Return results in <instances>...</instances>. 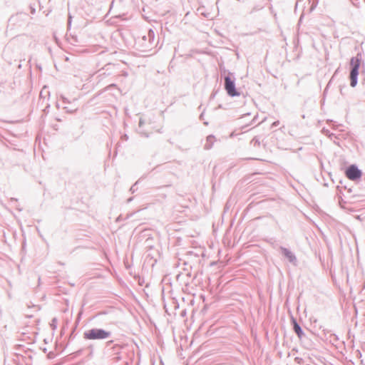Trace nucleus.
<instances>
[{
    "label": "nucleus",
    "mask_w": 365,
    "mask_h": 365,
    "mask_svg": "<svg viewBox=\"0 0 365 365\" xmlns=\"http://www.w3.org/2000/svg\"><path fill=\"white\" fill-rule=\"evenodd\" d=\"M291 324L292 325L293 331L297 334V336H298L299 340L302 342H304L305 344L304 347L307 349H310L311 347L312 346V342L310 341H305V339H307V338L302 328L301 327L299 324L297 322V319L293 317H292V318H291Z\"/></svg>",
    "instance_id": "4"
},
{
    "label": "nucleus",
    "mask_w": 365,
    "mask_h": 365,
    "mask_svg": "<svg viewBox=\"0 0 365 365\" xmlns=\"http://www.w3.org/2000/svg\"><path fill=\"white\" fill-rule=\"evenodd\" d=\"M10 200L11 202H17L18 201V200L16 198H14V197H11Z\"/></svg>",
    "instance_id": "24"
},
{
    "label": "nucleus",
    "mask_w": 365,
    "mask_h": 365,
    "mask_svg": "<svg viewBox=\"0 0 365 365\" xmlns=\"http://www.w3.org/2000/svg\"><path fill=\"white\" fill-rule=\"evenodd\" d=\"M224 73H227L224 77V88L227 95L230 97L239 96L240 93L236 88L235 77L234 73L226 70H224Z\"/></svg>",
    "instance_id": "2"
},
{
    "label": "nucleus",
    "mask_w": 365,
    "mask_h": 365,
    "mask_svg": "<svg viewBox=\"0 0 365 365\" xmlns=\"http://www.w3.org/2000/svg\"><path fill=\"white\" fill-rule=\"evenodd\" d=\"M78 41V39H77V37L75 36H72L71 37V40H70V43L73 45H75L76 43H77Z\"/></svg>",
    "instance_id": "14"
},
{
    "label": "nucleus",
    "mask_w": 365,
    "mask_h": 365,
    "mask_svg": "<svg viewBox=\"0 0 365 365\" xmlns=\"http://www.w3.org/2000/svg\"><path fill=\"white\" fill-rule=\"evenodd\" d=\"M346 177L352 181H358L362 177V171L356 164L349 165L345 170Z\"/></svg>",
    "instance_id": "5"
},
{
    "label": "nucleus",
    "mask_w": 365,
    "mask_h": 365,
    "mask_svg": "<svg viewBox=\"0 0 365 365\" xmlns=\"http://www.w3.org/2000/svg\"><path fill=\"white\" fill-rule=\"evenodd\" d=\"M142 178H139V179H138V180H137V181H136V182H135V183H134L131 187H130V188L129 191H130L132 194H133V193H135V192H137V190H138V185L140 183V180H141V179H142Z\"/></svg>",
    "instance_id": "9"
},
{
    "label": "nucleus",
    "mask_w": 365,
    "mask_h": 365,
    "mask_svg": "<svg viewBox=\"0 0 365 365\" xmlns=\"http://www.w3.org/2000/svg\"><path fill=\"white\" fill-rule=\"evenodd\" d=\"M330 83H331V81H329V83H328L327 88H325L324 92L327 90V88H328V86H329Z\"/></svg>",
    "instance_id": "26"
},
{
    "label": "nucleus",
    "mask_w": 365,
    "mask_h": 365,
    "mask_svg": "<svg viewBox=\"0 0 365 365\" xmlns=\"http://www.w3.org/2000/svg\"><path fill=\"white\" fill-rule=\"evenodd\" d=\"M16 209L19 210V212L22 211V208L19 207H16Z\"/></svg>",
    "instance_id": "25"
},
{
    "label": "nucleus",
    "mask_w": 365,
    "mask_h": 365,
    "mask_svg": "<svg viewBox=\"0 0 365 365\" xmlns=\"http://www.w3.org/2000/svg\"><path fill=\"white\" fill-rule=\"evenodd\" d=\"M364 180L365 181V176L364 177Z\"/></svg>",
    "instance_id": "37"
},
{
    "label": "nucleus",
    "mask_w": 365,
    "mask_h": 365,
    "mask_svg": "<svg viewBox=\"0 0 365 365\" xmlns=\"http://www.w3.org/2000/svg\"><path fill=\"white\" fill-rule=\"evenodd\" d=\"M61 100H62L63 103H70V101L66 97H64L63 96H61Z\"/></svg>",
    "instance_id": "17"
},
{
    "label": "nucleus",
    "mask_w": 365,
    "mask_h": 365,
    "mask_svg": "<svg viewBox=\"0 0 365 365\" xmlns=\"http://www.w3.org/2000/svg\"><path fill=\"white\" fill-rule=\"evenodd\" d=\"M111 332L101 328H92L83 333V338L86 340H102L109 338Z\"/></svg>",
    "instance_id": "3"
},
{
    "label": "nucleus",
    "mask_w": 365,
    "mask_h": 365,
    "mask_svg": "<svg viewBox=\"0 0 365 365\" xmlns=\"http://www.w3.org/2000/svg\"><path fill=\"white\" fill-rule=\"evenodd\" d=\"M250 115V113H247L245 114L243 116H247V115Z\"/></svg>",
    "instance_id": "28"
},
{
    "label": "nucleus",
    "mask_w": 365,
    "mask_h": 365,
    "mask_svg": "<svg viewBox=\"0 0 365 365\" xmlns=\"http://www.w3.org/2000/svg\"><path fill=\"white\" fill-rule=\"evenodd\" d=\"M121 347L120 345L118 344H115L113 346L112 349H113V351H115L117 349H120Z\"/></svg>",
    "instance_id": "20"
},
{
    "label": "nucleus",
    "mask_w": 365,
    "mask_h": 365,
    "mask_svg": "<svg viewBox=\"0 0 365 365\" xmlns=\"http://www.w3.org/2000/svg\"><path fill=\"white\" fill-rule=\"evenodd\" d=\"M251 143L253 144V145L255 147L259 146L260 141H259V139L258 138V137H257V136L254 137L251 141Z\"/></svg>",
    "instance_id": "11"
},
{
    "label": "nucleus",
    "mask_w": 365,
    "mask_h": 365,
    "mask_svg": "<svg viewBox=\"0 0 365 365\" xmlns=\"http://www.w3.org/2000/svg\"><path fill=\"white\" fill-rule=\"evenodd\" d=\"M349 192H351V188L349 189Z\"/></svg>",
    "instance_id": "35"
},
{
    "label": "nucleus",
    "mask_w": 365,
    "mask_h": 365,
    "mask_svg": "<svg viewBox=\"0 0 365 365\" xmlns=\"http://www.w3.org/2000/svg\"><path fill=\"white\" fill-rule=\"evenodd\" d=\"M361 60V53H358L356 56L352 57L350 60L349 78L350 86L352 88L356 87L358 83V76L359 73Z\"/></svg>",
    "instance_id": "1"
},
{
    "label": "nucleus",
    "mask_w": 365,
    "mask_h": 365,
    "mask_svg": "<svg viewBox=\"0 0 365 365\" xmlns=\"http://www.w3.org/2000/svg\"><path fill=\"white\" fill-rule=\"evenodd\" d=\"M118 220H120V217H118V218H117V221H118Z\"/></svg>",
    "instance_id": "33"
},
{
    "label": "nucleus",
    "mask_w": 365,
    "mask_h": 365,
    "mask_svg": "<svg viewBox=\"0 0 365 365\" xmlns=\"http://www.w3.org/2000/svg\"><path fill=\"white\" fill-rule=\"evenodd\" d=\"M336 73H339V68H337V69L336 70V71L334 72V74H336Z\"/></svg>",
    "instance_id": "29"
},
{
    "label": "nucleus",
    "mask_w": 365,
    "mask_h": 365,
    "mask_svg": "<svg viewBox=\"0 0 365 365\" xmlns=\"http://www.w3.org/2000/svg\"><path fill=\"white\" fill-rule=\"evenodd\" d=\"M113 341L110 340L106 342V346L108 347L113 344Z\"/></svg>",
    "instance_id": "21"
},
{
    "label": "nucleus",
    "mask_w": 365,
    "mask_h": 365,
    "mask_svg": "<svg viewBox=\"0 0 365 365\" xmlns=\"http://www.w3.org/2000/svg\"><path fill=\"white\" fill-rule=\"evenodd\" d=\"M295 359L297 360V361H299V357H296Z\"/></svg>",
    "instance_id": "31"
},
{
    "label": "nucleus",
    "mask_w": 365,
    "mask_h": 365,
    "mask_svg": "<svg viewBox=\"0 0 365 365\" xmlns=\"http://www.w3.org/2000/svg\"><path fill=\"white\" fill-rule=\"evenodd\" d=\"M279 124V120H276L274 121V123H272V128H274V127H277L278 125Z\"/></svg>",
    "instance_id": "19"
},
{
    "label": "nucleus",
    "mask_w": 365,
    "mask_h": 365,
    "mask_svg": "<svg viewBox=\"0 0 365 365\" xmlns=\"http://www.w3.org/2000/svg\"><path fill=\"white\" fill-rule=\"evenodd\" d=\"M215 140V137L213 135H209L206 138V143L204 145V148L205 150H210L212 148L214 142Z\"/></svg>",
    "instance_id": "8"
},
{
    "label": "nucleus",
    "mask_w": 365,
    "mask_h": 365,
    "mask_svg": "<svg viewBox=\"0 0 365 365\" xmlns=\"http://www.w3.org/2000/svg\"><path fill=\"white\" fill-rule=\"evenodd\" d=\"M57 319L56 318H53L52 320H51V322L50 324L51 327H52L53 329H56L57 327Z\"/></svg>",
    "instance_id": "12"
},
{
    "label": "nucleus",
    "mask_w": 365,
    "mask_h": 365,
    "mask_svg": "<svg viewBox=\"0 0 365 365\" xmlns=\"http://www.w3.org/2000/svg\"><path fill=\"white\" fill-rule=\"evenodd\" d=\"M124 138H125V140H127V139L128 138V135H127L126 134L124 135Z\"/></svg>",
    "instance_id": "27"
},
{
    "label": "nucleus",
    "mask_w": 365,
    "mask_h": 365,
    "mask_svg": "<svg viewBox=\"0 0 365 365\" xmlns=\"http://www.w3.org/2000/svg\"><path fill=\"white\" fill-rule=\"evenodd\" d=\"M145 123V120L142 118H140L138 123V132L141 136H144L145 138L149 137V133L144 130L142 128L143 125Z\"/></svg>",
    "instance_id": "7"
},
{
    "label": "nucleus",
    "mask_w": 365,
    "mask_h": 365,
    "mask_svg": "<svg viewBox=\"0 0 365 365\" xmlns=\"http://www.w3.org/2000/svg\"><path fill=\"white\" fill-rule=\"evenodd\" d=\"M118 220H120V217H118V218H117V221H118Z\"/></svg>",
    "instance_id": "32"
},
{
    "label": "nucleus",
    "mask_w": 365,
    "mask_h": 365,
    "mask_svg": "<svg viewBox=\"0 0 365 365\" xmlns=\"http://www.w3.org/2000/svg\"><path fill=\"white\" fill-rule=\"evenodd\" d=\"M53 357V354L52 352H50V353L48 354V358H49V359H52Z\"/></svg>",
    "instance_id": "23"
},
{
    "label": "nucleus",
    "mask_w": 365,
    "mask_h": 365,
    "mask_svg": "<svg viewBox=\"0 0 365 365\" xmlns=\"http://www.w3.org/2000/svg\"><path fill=\"white\" fill-rule=\"evenodd\" d=\"M148 41L150 43H153V41H154V38H155V34H154V31L152 30V29H150L148 32Z\"/></svg>",
    "instance_id": "10"
},
{
    "label": "nucleus",
    "mask_w": 365,
    "mask_h": 365,
    "mask_svg": "<svg viewBox=\"0 0 365 365\" xmlns=\"http://www.w3.org/2000/svg\"><path fill=\"white\" fill-rule=\"evenodd\" d=\"M133 197H130L127 200V203H130L133 201Z\"/></svg>",
    "instance_id": "22"
},
{
    "label": "nucleus",
    "mask_w": 365,
    "mask_h": 365,
    "mask_svg": "<svg viewBox=\"0 0 365 365\" xmlns=\"http://www.w3.org/2000/svg\"><path fill=\"white\" fill-rule=\"evenodd\" d=\"M280 250H281V253L282 255L285 257L287 258L289 262L295 264L297 259V257L295 256V255L292 252L290 251L289 249L284 247H282L281 246L279 247Z\"/></svg>",
    "instance_id": "6"
},
{
    "label": "nucleus",
    "mask_w": 365,
    "mask_h": 365,
    "mask_svg": "<svg viewBox=\"0 0 365 365\" xmlns=\"http://www.w3.org/2000/svg\"><path fill=\"white\" fill-rule=\"evenodd\" d=\"M63 109H65L66 110V112L69 113H73L74 111L76 110V108H75V109H70V108H68L67 106L63 107Z\"/></svg>",
    "instance_id": "16"
},
{
    "label": "nucleus",
    "mask_w": 365,
    "mask_h": 365,
    "mask_svg": "<svg viewBox=\"0 0 365 365\" xmlns=\"http://www.w3.org/2000/svg\"><path fill=\"white\" fill-rule=\"evenodd\" d=\"M72 21V16L71 14H68V26L70 27L71 25Z\"/></svg>",
    "instance_id": "18"
},
{
    "label": "nucleus",
    "mask_w": 365,
    "mask_h": 365,
    "mask_svg": "<svg viewBox=\"0 0 365 365\" xmlns=\"http://www.w3.org/2000/svg\"><path fill=\"white\" fill-rule=\"evenodd\" d=\"M295 359L297 360V361H299V357H296Z\"/></svg>",
    "instance_id": "30"
},
{
    "label": "nucleus",
    "mask_w": 365,
    "mask_h": 365,
    "mask_svg": "<svg viewBox=\"0 0 365 365\" xmlns=\"http://www.w3.org/2000/svg\"><path fill=\"white\" fill-rule=\"evenodd\" d=\"M38 68H39L40 70L41 69V66H37Z\"/></svg>",
    "instance_id": "34"
},
{
    "label": "nucleus",
    "mask_w": 365,
    "mask_h": 365,
    "mask_svg": "<svg viewBox=\"0 0 365 365\" xmlns=\"http://www.w3.org/2000/svg\"><path fill=\"white\" fill-rule=\"evenodd\" d=\"M110 86H115V84H111Z\"/></svg>",
    "instance_id": "36"
},
{
    "label": "nucleus",
    "mask_w": 365,
    "mask_h": 365,
    "mask_svg": "<svg viewBox=\"0 0 365 365\" xmlns=\"http://www.w3.org/2000/svg\"><path fill=\"white\" fill-rule=\"evenodd\" d=\"M262 8H263V6H260V5L255 6L252 9V10H251L250 13H254V12H255V11H258L261 10Z\"/></svg>",
    "instance_id": "13"
},
{
    "label": "nucleus",
    "mask_w": 365,
    "mask_h": 365,
    "mask_svg": "<svg viewBox=\"0 0 365 365\" xmlns=\"http://www.w3.org/2000/svg\"><path fill=\"white\" fill-rule=\"evenodd\" d=\"M82 352H83V349H79V350L73 352L72 354V355L73 356V357H77V356L81 355Z\"/></svg>",
    "instance_id": "15"
}]
</instances>
